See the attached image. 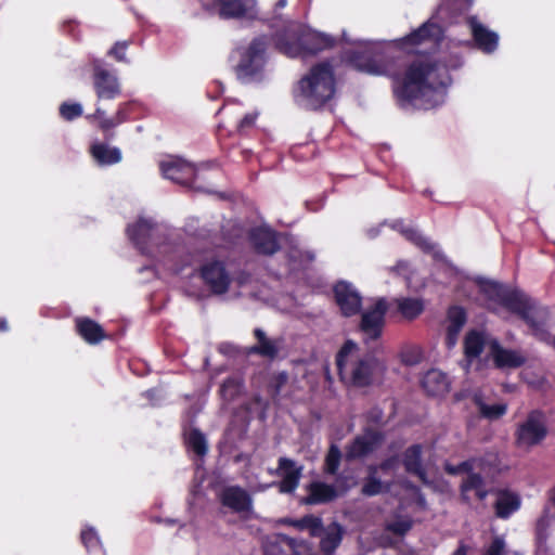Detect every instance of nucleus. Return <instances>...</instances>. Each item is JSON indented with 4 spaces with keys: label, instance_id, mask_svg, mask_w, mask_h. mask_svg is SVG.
<instances>
[{
    "label": "nucleus",
    "instance_id": "nucleus-1",
    "mask_svg": "<svg viewBox=\"0 0 555 555\" xmlns=\"http://www.w3.org/2000/svg\"><path fill=\"white\" fill-rule=\"evenodd\" d=\"M461 65L462 62L456 55L441 59L418 57L393 78V95L401 106L413 104L430 91L449 87L452 82L450 72Z\"/></svg>",
    "mask_w": 555,
    "mask_h": 555
},
{
    "label": "nucleus",
    "instance_id": "nucleus-2",
    "mask_svg": "<svg viewBox=\"0 0 555 555\" xmlns=\"http://www.w3.org/2000/svg\"><path fill=\"white\" fill-rule=\"evenodd\" d=\"M478 287L487 300L524 321L535 337L541 340L550 338L546 330L550 311L538 300L517 287H509L495 281L480 280Z\"/></svg>",
    "mask_w": 555,
    "mask_h": 555
},
{
    "label": "nucleus",
    "instance_id": "nucleus-3",
    "mask_svg": "<svg viewBox=\"0 0 555 555\" xmlns=\"http://www.w3.org/2000/svg\"><path fill=\"white\" fill-rule=\"evenodd\" d=\"M337 81L330 61L313 64L293 89L294 101L300 107L317 112L322 109L336 94Z\"/></svg>",
    "mask_w": 555,
    "mask_h": 555
},
{
    "label": "nucleus",
    "instance_id": "nucleus-4",
    "mask_svg": "<svg viewBox=\"0 0 555 555\" xmlns=\"http://www.w3.org/2000/svg\"><path fill=\"white\" fill-rule=\"evenodd\" d=\"M358 350L353 340H346L336 354L339 379L348 387L366 388L374 385L386 371L385 364L372 354H365L356 361L350 357Z\"/></svg>",
    "mask_w": 555,
    "mask_h": 555
},
{
    "label": "nucleus",
    "instance_id": "nucleus-5",
    "mask_svg": "<svg viewBox=\"0 0 555 555\" xmlns=\"http://www.w3.org/2000/svg\"><path fill=\"white\" fill-rule=\"evenodd\" d=\"M269 44L270 37L268 35H259L253 38L246 47H237L234 50V54L238 57L234 72L240 80L248 82L262 74L267 63Z\"/></svg>",
    "mask_w": 555,
    "mask_h": 555
},
{
    "label": "nucleus",
    "instance_id": "nucleus-6",
    "mask_svg": "<svg viewBox=\"0 0 555 555\" xmlns=\"http://www.w3.org/2000/svg\"><path fill=\"white\" fill-rule=\"evenodd\" d=\"M548 436L547 417L540 409L528 412L526 418L516 425L514 443L519 449L530 450L540 446Z\"/></svg>",
    "mask_w": 555,
    "mask_h": 555
},
{
    "label": "nucleus",
    "instance_id": "nucleus-7",
    "mask_svg": "<svg viewBox=\"0 0 555 555\" xmlns=\"http://www.w3.org/2000/svg\"><path fill=\"white\" fill-rule=\"evenodd\" d=\"M442 39V27L438 23L429 20L409 35L398 39L396 44L399 49L418 52V48L421 47H438Z\"/></svg>",
    "mask_w": 555,
    "mask_h": 555
},
{
    "label": "nucleus",
    "instance_id": "nucleus-8",
    "mask_svg": "<svg viewBox=\"0 0 555 555\" xmlns=\"http://www.w3.org/2000/svg\"><path fill=\"white\" fill-rule=\"evenodd\" d=\"M198 276L215 295L225 294L232 283L225 262L219 259L204 262L198 269Z\"/></svg>",
    "mask_w": 555,
    "mask_h": 555
},
{
    "label": "nucleus",
    "instance_id": "nucleus-9",
    "mask_svg": "<svg viewBox=\"0 0 555 555\" xmlns=\"http://www.w3.org/2000/svg\"><path fill=\"white\" fill-rule=\"evenodd\" d=\"M385 435L370 426L363 428L361 435L356 436L346 446L345 457L348 462L360 460L375 452L384 442Z\"/></svg>",
    "mask_w": 555,
    "mask_h": 555
},
{
    "label": "nucleus",
    "instance_id": "nucleus-10",
    "mask_svg": "<svg viewBox=\"0 0 555 555\" xmlns=\"http://www.w3.org/2000/svg\"><path fill=\"white\" fill-rule=\"evenodd\" d=\"M212 5L224 21H255L259 15L257 0H212Z\"/></svg>",
    "mask_w": 555,
    "mask_h": 555
},
{
    "label": "nucleus",
    "instance_id": "nucleus-11",
    "mask_svg": "<svg viewBox=\"0 0 555 555\" xmlns=\"http://www.w3.org/2000/svg\"><path fill=\"white\" fill-rule=\"evenodd\" d=\"M304 31V24L288 21L284 24L283 28L272 35V41L275 49L288 56H300L301 35Z\"/></svg>",
    "mask_w": 555,
    "mask_h": 555
},
{
    "label": "nucleus",
    "instance_id": "nucleus-12",
    "mask_svg": "<svg viewBox=\"0 0 555 555\" xmlns=\"http://www.w3.org/2000/svg\"><path fill=\"white\" fill-rule=\"evenodd\" d=\"M344 60L347 65L356 70L369 75H384L386 65L379 59V55L371 50H350L345 53Z\"/></svg>",
    "mask_w": 555,
    "mask_h": 555
},
{
    "label": "nucleus",
    "instance_id": "nucleus-13",
    "mask_svg": "<svg viewBox=\"0 0 555 555\" xmlns=\"http://www.w3.org/2000/svg\"><path fill=\"white\" fill-rule=\"evenodd\" d=\"M388 305L385 298H379L373 307L361 315L360 330L367 339L376 340L382 336Z\"/></svg>",
    "mask_w": 555,
    "mask_h": 555
},
{
    "label": "nucleus",
    "instance_id": "nucleus-14",
    "mask_svg": "<svg viewBox=\"0 0 555 555\" xmlns=\"http://www.w3.org/2000/svg\"><path fill=\"white\" fill-rule=\"evenodd\" d=\"M269 474L280 476L282 479L278 483L281 493H293L299 486L302 475V466L289 457L281 456L278 460V467L269 469Z\"/></svg>",
    "mask_w": 555,
    "mask_h": 555
},
{
    "label": "nucleus",
    "instance_id": "nucleus-15",
    "mask_svg": "<svg viewBox=\"0 0 555 555\" xmlns=\"http://www.w3.org/2000/svg\"><path fill=\"white\" fill-rule=\"evenodd\" d=\"M336 305L344 317L358 314L362 307V297L359 292L348 282L339 281L333 287Z\"/></svg>",
    "mask_w": 555,
    "mask_h": 555
},
{
    "label": "nucleus",
    "instance_id": "nucleus-16",
    "mask_svg": "<svg viewBox=\"0 0 555 555\" xmlns=\"http://www.w3.org/2000/svg\"><path fill=\"white\" fill-rule=\"evenodd\" d=\"M159 169L166 179L178 184L184 186H193L194 184L196 178L195 167L179 157L162 162L159 164Z\"/></svg>",
    "mask_w": 555,
    "mask_h": 555
},
{
    "label": "nucleus",
    "instance_id": "nucleus-17",
    "mask_svg": "<svg viewBox=\"0 0 555 555\" xmlns=\"http://www.w3.org/2000/svg\"><path fill=\"white\" fill-rule=\"evenodd\" d=\"M217 496L222 506L234 513H248L253 508L251 495L241 486H227Z\"/></svg>",
    "mask_w": 555,
    "mask_h": 555
},
{
    "label": "nucleus",
    "instance_id": "nucleus-18",
    "mask_svg": "<svg viewBox=\"0 0 555 555\" xmlns=\"http://www.w3.org/2000/svg\"><path fill=\"white\" fill-rule=\"evenodd\" d=\"M249 242L258 255L272 256L281 248L278 232L269 228H255L249 233Z\"/></svg>",
    "mask_w": 555,
    "mask_h": 555
},
{
    "label": "nucleus",
    "instance_id": "nucleus-19",
    "mask_svg": "<svg viewBox=\"0 0 555 555\" xmlns=\"http://www.w3.org/2000/svg\"><path fill=\"white\" fill-rule=\"evenodd\" d=\"M93 86L98 99L113 100L121 92L117 77L101 66L93 69Z\"/></svg>",
    "mask_w": 555,
    "mask_h": 555
},
{
    "label": "nucleus",
    "instance_id": "nucleus-20",
    "mask_svg": "<svg viewBox=\"0 0 555 555\" xmlns=\"http://www.w3.org/2000/svg\"><path fill=\"white\" fill-rule=\"evenodd\" d=\"M336 41L332 36L311 30L304 25L300 43V56L315 55L319 52L331 49Z\"/></svg>",
    "mask_w": 555,
    "mask_h": 555
},
{
    "label": "nucleus",
    "instance_id": "nucleus-21",
    "mask_svg": "<svg viewBox=\"0 0 555 555\" xmlns=\"http://www.w3.org/2000/svg\"><path fill=\"white\" fill-rule=\"evenodd\" d=\"M481 473L482 472L480 470H475L473 474L462 479L459 490L463 502H470V492H474V495L478 501H485L490 494V490L487 488L486 479Z\"/></svg>",
    "mask_w": 555,
    "mask_h": 555
},
{
    "label": "nucleus",
    "instance_id": "nucleus-22",
    "mask_svg": "<svg viewBox=\"0 0 555 555\" xmlns=\"http://www.w3.org/2000/svg\"><path fill=\"white\" fill-rule=\"evenodd\" d=\"M474 42L483 53H493L499 46V35L479 23L476 17L468 21Z\"/></svg>",
    "mask_w": 555,
    "mask_h": 555
},
{
    "label": "nucleus",
    "instance_id": "nucleus-23",
    "mask_svg": "<svg viewBox=\"0 0 555 555\" xmlns=\"http://www.w3.org/2000/svg\"><path fill=\"white\" fill-rule=\"evenodd\" d=\"M423 446L420 443L408 447L402 453V464L408 474L416 476L423 483H427V473L423 466Z\"/></svg>",
    "mask_w": 555,
    "mask_h": 555
},
{
    "label": "nucleus",
    "instance_id": "nucleus-24",
    "mask_svg": "<svg viewBox=\"0 0 555 555\" xmlns=\"http://www.w3.org/2000/svg\"><path fill=\"white\" fill-rule=\"evenodd\" d=\"M253 334L256 344L249 348L248 353L257 354L269 360L276 359L280 353L282 339L269 338L264 331L259 327H256Z\"/></svg>",
    "mask_w": 555,
    "mask_h": 555
},
{
    "label": "nucleus",
    "instance_id": "nucleus-25",
    "mask_svg": "<svg viewBox=\"0 0 555 555\" xmlns=\"http://www.w3.org/2000/svg\"><path fill=\"white\" fill-rule=\"evenodd\" d=\"M308 495L302 499L307 505L328 504L338 499L336 488L323 481H311L307 486Z\"/></svg>",
    "mask_w": 555,
    "mask_h": 555
},
{
    "label": "nucleus",
    "instance_id": "nucleus-26",
    "mask_svg": "<svg viewBox=\"0 0 555 555\" xmlns=\"http://www.w3.org/2000/svg\"><path fill=\"white\" fill-rule=\"evenodd\" d=\"M345 535V528L337 521H332L323 528L320 538L319 548L323 555H333L340 546Z\"/></svg>",
    "mask_w": 555,
    "mask_h": 555
},
{
    "label": "nucleus",
    "instance_id": "nucleus-27",
    "mask_svg": "<svg viewBox=\"0 0 555 555\" xmlns=\"http://www.w3.org/2000/svg\"><path fill=\"white\" fill-rule=\"evenodd\" d=\"M450 384L448 375L437 369L427 371L421 380L422 388L431 397H439L449 392Z\"/></svg>",
    "mask_w": 555,
    "mask_h": 555
},
{
    "label": "nucleus",
    "instance_id": "nucleus-28",
    "mask_svg": "<svg viewBox=\"0 0 555 555\" xmlns=\"http://www.w3.org/2000/svg\"><path fill=\"white\" fill-rule=\"evenodd\" d=\"M491 354L498 369H517L526 363V358L518 351L503 348L496 340L491 344Z\"/></svg>",
    "mask_w": 555,
    "mask_h": 555
},
{
    "label": "nucleus",
    "instance_id": "nucleus-29",
    "mask_svg": "<svg viewBox=\"0 0 555 555\" xmlns=\"http://www.w3.org/2000/svg\"><path fill=\"white\" fill-rule=\"evenodd\" d=\"M76 333L89 345H96L107 337L104 328L94 320L82 317L75 320Z\"/></svg>",
    "mask_w": 555,
    "mask_h": 555
},
{
    "label": "nucleus",
    "instance_id": "nucleus-30",
    "mask_svg": "<svg viewBox=\"0 0 555 555\" xmlns=\"http://www.w3.org/2000/svg\"><path fill=\"white\" fill-rule=\"evenodd\" d=\"M153 230L154 223L150 220L141 218L133 224L128 225L126 232L133 245L141 253H144Z\"/></svg>",
    "mask_w": 555,
    "mask_h": 555
},
{
    "label": "nucleus",
    "instance_id": "nucleus-31",
    "mask_svg": "<svg viewBox=\"0 0 555 555\" xmlns=\"http://www.w3.org/2000/svg\"><path fill=\"white\" fill-rule=\"evenodd\" d=\"M90 155L99 166H111L121 162V151L117 146L107 143L95 142L90 146Z\"/></svg>",
    "mask_w": 555,
    "mask_h": 555
},
{
    "label": "nucleus",
    "instance_id": "nucleus-32",
    "mask_svg": "<svg viewBox=\"0 0 555 555\" xmlns=\"http://www.w3.org/2000/svg\"><path fill=\"white\" fill-rule=\"evenodd\" d=\"M486 347V335L478 330L468 331L463 339L464 357L468 363L479 358Z\"/></svg>",
    "mask_w": 555,
    "mask_h": 555
},
{
    "label": "nucleus",
    "instance_id": "nucleus-33",
    "mask_svg": "<svg viewBox=\"0 0 555 555\" xmlns=\"http://www.w3.org/2000/svg\"><path fill=\"white\" fill-rule=\"evenodd\" d=\"M520 504L521 501L517 493L509 490H500L494 503L495 515L501 519H507L520 508Z\"/></svg>",
    "mask_w": 555,
    "mask_h": 555
},
{
    "label": "nucleus",
    "instance_id": "nucleus-34",
    "mask_svg": "<svg viewBox=\"0 0 555 555\" xmlns=\"http://www.w3.org/2000/svg\"><path fill=\"white\" fill-rule=\"evenodd\" d=\"M491 466V463L485 457H470L460 462L457 465H447L446 472L450 475L466 474V476H469L475 470L488 472V468Z\"/></svg>",
    "mask_w": 555,
    "mask_h": 555
},
{
    "label": "nucleus",
    "instance_id": "nucleus-35",
    "mask_svg": "<svg viewBox=\"0 0 555 555\" xmlns=\"http://www.w3.org/2000/svg\"><path fill=\"white\" fill-rule=\"evenodd\" d=\"M395 302L398 312L408 321L418 318L425 309L424 301L421 298L400 297Z\"/></svg>",
    "mask_w": 555,
    "mask_h": 555
},
{
    "label": "nucleus",
    "instance_id": "nucleus-36",
    "mask_svg": "<svg viewBox=\"0 0 555 555\" xmlns=\"http://www.w3.org/2000/svg\"><path fill=\"white\" fill-rule=\"evenodd\" d=\"M447 319L450 335H459L467 321V312L463 307L453 305L447 311Z\"/></svg>",
    "mask_w": 555,
    "mask_h": 555
},
{
    "label": "nucleus",
    "instance_id": "nucleus-37",
    "mask_svg": "<svg viewBox=\"0 0 555 555\" xmlns=\"http://www.w3.org/2000/svg\"><path fill=\"white\" fill-rule=\"evenodd\" d=\"M377 465H370L367 467V476L364 478V482L361 488V493L364 496H375L383 492V482L377 477Z\"/></svg>",
    "mask_w": 555,
    "mask_h": 555
},
{
    "label": "nucleus",
    "instance_id": "nucleus-38",
    "mask_svg": "<svg viewBox=\"0 0 555 555\" xmlns=\"http://www.w3.org/2000/svg\"><path fill=\"white\" fill-rule=\"evenodd\" d=\"M88 120L98 119L99 129L104 133L106 140H113L115 133L111 130L119 126L114 117H105V112L101 107H96L94 113L87 116Z\"/></svg>",
    "mask_w": 555,
    "mask_h": 555
},
{
    "label": "nucleus",
    "instance_id": "nucleus-39",
    "mask_svg": "<svg viewBox=\"0 0 555 555\" xmlns=\"http://www.w3.org/2000/svg\"><path fill=\"white\" fill-rule=\"evenodd\" d=\"M474 401L478 406L480 415L490 421L499 420L507 412V404L505 403L490 405L485 403L479 397H475Z\"/></svg>",
    "mask_w": 555,
    "mask_h": 555
},
{
    "label": "nucleus",
    "instance_id": "nucleus-40",
    "mask_svg": "<svg viewBox=\"0 0 555 555\" xmlns=\"http://www.w3.org/2000/svg\"><path fill=\"white\" fill-rule=\"evenodd\" d=\"M341 451L339 447L335 443H332L327 450V453L324 459L323 472L326 475L335 476L338 473L340 462H341Z\"/></svg>",
    "mask_w": 555,
    "mask_h": 555
},
{
    "label": "nucleus",
    "instance_id": "nucleus-41",
    "mask_svg": "<svg viewBox=\"0 0 555 555\" xmlns=\"http://www.w3.org/2000/svg\"><path fill=\"white\" fill-rule=\"evenodd\" d=\"M188 446L198 456H204L208 451L206 438L198 428H193L190 431L188 436Z\"/></svg>",
    "mask_w": 555,
    "mask_h": 555
},
{
    "label": "nucleus",
    "instance_id": "nucleus-42",
    "mask_svg": "<svg viewBox=\"0 0 555 555\" xmlns=\"http://www.w3.org/2000/svg\"><path fill=\"white\" fill-rule=\"evenodd\" d=\"M402 234L408 241L416 245L425 253H430L435 247V245L416 229L405 228L402 230Z\"/></svg>",
    "mask_w": 555,
    "mask_h": 555
},
{
    "label": "nucleus",
    "instance_id": "nucleus-43",
    "mask_svg": "<svg viewBox=\"0 0 555 555\" xmlns=\"http://www.w3.org/2000/svg\"><path fill=\"white\" fill-rule=\"evenodd\" d=\"M83 109L80 103L63 102L59 107V114L62 119L73 121L82 116Z\"/></svg>",
    "mask_w": 555,
    "mask_h": 555
},
{
    "label": "nucleus",
    "instance_id": "nucleus-44",
    "mask_svg": "<svg viewBox=\"0 0 555 555\" xmlns=\"http://www.w3.org/2000/svg\"><path fill=\"white\" fill-rule=\"evenodd\" d=\"M413 527V520L409 517L399 518L388 522L385 527L386 531L398 537H404Z\"/></svg>",
    "mask_w": 555,
    "mask_h": 555
},
{
    "label": "nucleus",
    "instance_id": "nucleus-45",
    "mask_svg": "<svg viewBox=\"0 0 555 555\" xmlns=\"http://www.w3.org/2000/svg\"><path fill=\"white\" fill-rule=\"evenodd\" d=\"M241 383L235 377H228L223 380L220 392L225 400H234L241 391Z\"/></svg>",
    "mask_w": 555,
    "mask_h": 555
},
{
    "label": "nucleus",
    "instance_id": "nucleus-46",
    "mask_svg": "<svg viewBox=\"0 0 555 555\" xmlns=\"http://www.w3.org/2000/svg\"><path fill=\"white\" fill-rule=\"evenodd\" d=\"M301 528L308 529L311 537H319L324 528L320 517L314 515H306L299 520Z\"/></svg>",
    "mask_w": 555,
    "mask_h": 555
},
{
    "label": "nucleus",
    "instance_id": "nucleus-47",
    "mask_svg": "<svg viewBox=\"0 0 555 555\" xmlns=\"http://www.w3.org/2000/svg\"><path fill=\"white\" fill-rule=\"evenodd\" d=\"M335 476V483L333 486L336 488L338 498L346 495L357 485V481L352 475L337 473Z\"/></svg>",
    "mask_w": 555,
    "mask_h": 555
},
{
    "label": "nucleus",
    "instance_id": "nucleus-48",
    "mask_svg": "<svg viewBox=\"0 0 555 555\" xmlns=\"http://www.w3.org/2000/svg\"><path fill=\"white\" fill-rule=\"evenodd\" d=\"M313 255L309 251H302L298 248H293L287 253V259L293 267H301L304 263L313 261Z\"/></svg>",
    "mask_w": 555,
    "mask_h": 555
},
{
    "label": "nucleus",
    "instance_id": "nucleus-49",
    "mask_svg": "<svg viewBox=\"0 0 555 555\" xmlns=\"http://www.w3.org/2000/svg\"><path fill=\"white\" fill-rule=\"evenodd\" d=\"M80 539L89 552L95 551L100 546V539L93 528L83 529L80 533Z\"/></svg>",
    "mask_w": 555,
    "mask_h": 555
},
{
    "label": "nucleus",
    "instance_id": "nucleus-50",
    "mask_svg": "<svg viewBox=\"0 0 555 555\" xmlns=\"http://www.w3.org/2000/svg\"><path fill=\"white\" fill-rule=\"evenodd\" d=\"M130 46V41H117L108 51V55L118 62H127L126 51Z\"/></svg>",
    "mask_w": 555,
    "mask_h": 555
},
{
    "label": "nucleus",
    "instance_id": "nucleus-51",
    "mask_svg": "<svg viewBox=\"0 0 555 555\" xmlns=\"http://www.w3.org/2000/svg\"><path fill=\"white\" fill-rule=\"evenodd\" d=\"M365 421L370 425H383L384 424V411L382 408L375 405L371 408L364 415Z\"/></svg>",
    "mask_w": 555,
    "mask_h": 555
},
{
    "label": "nucleus",
    "instance_id": "nucleus-52",
    "mask_svg": "<svg viewBox=\"0 0 555 555\" xmlns=\"http://www.w3.org/2000/svg\"><path fill=\"white\" fill-rule=\"evenodd\" d=\"M257 119V114H246L237 124L236 130L240 134H246L251 128H254Z\"/></svg>",
    "mask_w": 555,
    "mask_h": 555
},
{
    "label": "nucleus",
    "instance_id": "nucleus-53",
    "mask_svg": "<svg viewBox=\"0 0 555 555\" xmlns=\"http://www.w3.org/2000/svg\"><path fill=\"white\" fill-rule=\"evenodd\" d=\"M130 107H131L130 103L119 104L117 112L113 116L118 125H121V124L128 121L129 115H130Z\"/></svg>",
    "mask_w": 555,
    "mask_h": 555
},
{
    "label": "nucleus",
    "instance_id": "nucleus-54",
    "mask_svg": "<svg viewBox=\"0 0 555 555\" xmlns=\"http://www.w3.org/2000/svg\"><path fill=\"white\" fill-rule=\"evenodd\" d=\"M505 543L501 538H494L485 555H503Z\"/></svg>",
    "mask_w": 555,
    "mask_h": 555
},
{
    "label": "nucleus",
    "instance_id": "nucleus-55",
    "mask_svg": "<svg viewBox=\"0 0 555 555\" xmlns=\"http://www.w3.org/2000/svg\"><path fill=\"white\" fill-rule=\"evenodd\" d=\"M399 465V457L398 455H391L387 459L383 460L379 465L377 466L378 469L383 472H390L395 470Z\"/></svg>",
    "mask_w": 555,
    "mask_h": 555
},
{
    "label": "nucleus",
    "instance_id": "nucleus-56",
    "mask_svg": "<svg viewBox=\"0 0 555 555\" xmlns=\"http://www.w3.org/2000/svg\"><path fill=\"white\" fill-rule=\"evenodd\" d=\"M288 376L285 372H280L273 380L274 392L279 393L281 388L287 383Z\"/></svg>",
    "mask_w": 555,
    "mask_h": 555
},
{
    "label": "nucleus",
    "instance_id": "nucleus-57",
    "mask_svg": "<svg viewBox=\"0 0 555 555\" xmlns=\"http://www.w3.org/2000/svg\"><path fill=\"white\" fill-rule=\"evenodd\" d=\"M264 555H282V550L276 543H269L264 547Z\"/></svg>",
    "mask_w": 555,
    "mask_h": 555
},
{
    "label": "nucleus",
    "instance_id": "nucleus-58",
    "mask_svg": "<svg viewBox=\"0 0 555 555\" xmlns=\"http://www.w3.org/2000/svg\"><path fill=\"white\" fill-rule=\"evenodd\" d=\"M76 27H77V23L75 21H67V22H64V24H63L64 31H66L68 34H73L74 30L76 29Z\"/></svg>",
    "mask_w": 555,
    "mask_h": 555
},
{
    "label": "nucleus",
    "instance_id": "nucleus-59",
    "mask_svg": "<svg viewBox=\"0 0 555 555\" xmlns=\"http://www.w3.org/2000/svg\"><path fill=\"white\" fill-rule=\"evenodd\" d=\"M467 546L461 542L459 547L452 553V555H467Z\"/></svg>",
    "mask_w": 555,
    "mask_h": 555
},
{
    "label": "nucleus",
    "instance_id": "nucleus-60",
    "mask_svg": "<svg viewBox=\"0 0 555 555\" xmlns=\"http://www.w3.org/2000/svg\"><path fill=\"white\" fill-rule=\"evenodd\" d=\"M457 336L459 335H454V336L450 335L449 327H447V343H448L449 347L454 346V344L457 339Z\"/></svg>",
    "mask_w": 555,
    "mask_h": 555
},
{
    "label": "nucleus",
    "instance_id": "nucleus-61",
    "mask_svg": "<svg viewBox=\"0 0 555 555\" xmlns=\"http://www.w3.org/2000/svg\"><path fill=\"white\" fill-rule=\"evenodd\" d=\"M9 331V324L5 318L0 317V333Z\"/></svg>",
    "mask_w": 555,
    "mask_h": 555
},
{
    "label": "nucleus",
    "instance_id": "nucleus-62",
    "mask_svg": "<svg viewBox=\"0 0 555 555\" xmlns=\"http://www.w3.org/2000/svg\"><path fill=\"white\" fill-rule=\"evenodd\" d=\"M285 5H286V0H279V1L276 2V7H278V8H283V7H285Z\"/></svg>",
    "mask_w": 555,
    "mask_h": 555
},
{
    "label": "nucleus",
    "instance_id": "nucleus-63",
    "mask_svg": "<svg viewBox=\"0 0 555 555\" xmlns=\"http://www.w3.org/2000/svg\"><path fill=\"white\" fill-rule=\"evenodd\" d=\"M553 344H554V347H555V336H554V339H553Z\"/></svg>",
    "mask_w": 555,
    "mask_h": 555
}]
</instances>
